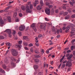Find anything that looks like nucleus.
<instances>
[{
	"label": "nucleus",
	"instance_id": "obj_1",
	"mask_svg": "<svg viewBox=\"0 0 75 75\" xmlns=\"http://www.w3.org/2000/svg\"><path fill=\"white\" fill-rule=\"evenodd\" d=\"M11 52L12 55H13V56H14V57L17 56V55H18V52L16 49H11Z\"/></svg>",
	"mask_w": 75,
	"mask_h": 75
},
{
	"label": "nucleus",
	"instance_id": "obj_2",
	"mask_svg": "<svg viewBox=\"0 0 75 75\" xmlns=\"http://www.w3.org/2000/svg\"><path fill=\"white\" fill-rule=\"evenodd\" d=\"M45 27H46V24L44 23H42L40 26V28L42 30H45Z\"/></svg>",
	"mask_w": 75,
	"mask_h": 75
},
{
	"label": "nucleus",
	"instance_id": "obj_3",
	"mask_svg": "<svg viewBox=\"0 0 75 75\" xmlns=\"http://www.w3.org/2000/svg\"><path fill=\"white\" fill-rule=\"evenodd\" d=\"M32 28L33 29L34 31L35 32H36L37 31V30L36 28V27H35V24L33 23L32 24L31 26Z\"/></svg>",
	"mask_w": 75,
	"mask_h": 75
},
{
	"label": "nucleus",
	"instance_id": "obj_4",
	"mask_svg": "<svg viewBox=\"0 0 75 75\" xmlns=\"http://www.w3.org/2000/svg\"><path fill=\"white\" fill-rule=\"evenodd\" d=\"M6 32L8 34L9 37H11V30L10 29H7L6 30Z\"/></svg>",
	"mask_w": 75,
	"mask_h": 75
},
{
	"label": "nucleus",
	"instance_id": "obj_5",
	"mask_svg": "<svg viewBox=\"0 0 75 75\" xmlns=\"http://www.w3.org/2000/svg\"><path fill=\"white\" fill-rule=\"evenodd\" d=\"M66 67H68H68H71V66H72V63H71V62L68 61L66 63Z\"/></svg>",
	"mask_w": 75,
	"mask_h": 75
},
{
	"label": "nucleus",
	"instance_id": "obj_6",
	"mask_svg": "<svg viewBox=\"0 0 75 75\" xmlns=\"http://www.w3.org/2000/svg\"><path fill=\"white\" fill-rule=\"evenodd\" d=\"M45 12L47 14L50 15V9L48 8H46V9L45 10Z\"/></svg>",
	"mask_w": 75,
	"mask_h": 75
},
{
	"label": "nucleus",
	"instance_id": "obj_7",
	"mask_svg": "<svg viewBox=\"0 0 75 75\" xmlns=\"http://www.w3.org/2000/svg\"><path fill=\"white\" fill-rule=\"evenodd\" d=\"M26 12L27 13H31V12L32 11L31 10H30V8H29V6H27L26 7Z\"/></svg>",
	"mask_w": 75,
	"mask_h": 75
},
{
	"label": "nucleus",
	"instance_id": "obj_8",
	"mask_svg": "<svg viewBox=\"0 0 75 75\" xmlns=\"http://www.w3.org/2000/svg\"><path fill=\"white\" fill-rule=\"evenodd\" d=\"M25 29L24 26L23 25H20L19 27V30L20 31H23Z\"/></svg>",
	"mask_w": 75,
	"mask_h": 75
},
{
	"label": "nucleus",
	"instance_id": "obj_9",
	"mask_svg": "<svg viewBox=\"0 0 75 75\" xmlns=\"http://www.w3.org/2000/svg\"><path fill=\"white\" fill-rule=\"evenodd\" d=\"M71 27H72V26L71 24L70 25H69V27H67L66 28V30H65L66 33H67V32H68V31L69 30L70 28H71Z\"/></svg>",
	"mask_w": 75,
	"mask_h": 75
},
{
	"label": "nucleus",
	"instance_id": "obj_10",
	"mask_svg": "<svg viewBox=\"0 0 75 75\" xmlns=\"http://www.w3.org/2000/svg\"><path fill=\"white\" fill-rule=\"evenodd\" d=\"M37 8L38 10L40 11L42 9V7L40 5H38L37 6Z\"/></svg>",
	"mask_w": 75,
	"mask_h": 75
},
{
	"label": "nucleus",
	"instance_id": "obj_11",
	"mask_svg": "<svg viewBox=\"0 0 75 75\" xmlns=\"http://www.w3.org/2000/svg\"><path fill=\"white\" fill-rule=\"evenodd\" d=\"M7 20L9 22H11V17L9 16H8L7 17Z\"/></svg>",
	"mask_w": 75,
	"mask_h": 75
},
{
	"label": "nucleus",
	"instance_id": "obj_12",
	"mask_svg": "<svg viewBox=\"0 0 75 75\" xmlns=\"http://www.w3.org/2000/svg\"><path fill=\"white\" fill-rule=\"evenodd\" d=\"M21 8L22 10L23 11H24L26 10V7H25V6H21Z\"/></svg>",
	"mask_w": 75,
	"mask_h": 75
},
{
	"label": "nucleus",
	"instance_id": "obj_13",
	"mask_svg": "<svg viewBox=\"0 0 75 75\" xmlns=\"http://www.w3.org/2000/svg\"><path fill=\"white\" fill-rule=\"evenodd\" d=\"M73 57V55L72 54H70L68 57L67 58V59H70Z\"/></svg>",
	"mask_w": 75,
	"mask_h": 75
},
{
	"label": "nucleus",
	"instance_id": "obj_14",
	"mask_svg": "<svg viewBox=\"0 0 75 75\" xmlns=\"http://www.w3.org/2000/svg\"><path fill=\"white\" fill-rule=\"evenodd\" d=\"M35 54H40V52H39L38 51H37V49H35Z\"/></svg>",
	"mask_w": 75,
	"mask_h": 75
},
{
	"label": "nucleus",
	"instance_id": "obj_15",
	"mask_svg": "<svg viewBox=\"0 0 75 75\" xmlns=\"http://www.w3.org/2000/svg\"><path fill=\"white\" fill-rule=\"evenodd\" d=\"M16 47H18V48H21V47H22V46H21V45H18V44H16Z\"/></svg>",
	"mask_w": 75,
	"mask_h": 75
},
{
	"label": "nucleus",
	"instance_id": "obj_16",
	"mask_svg": "<svg viewBox=\"0 0 75 75\" xmlns=\"http://www.w3.org/2000/svg\"><path fill=\"white\" fill-rule=\"evenodd\" d=\"M0 24H4V22L2 19H0Z\"/></svg>",
	"mask_w": 75,
	"mask_h": 75
},
{
	"label": "nucleus",
	"instance_id": "obj_17",
	"mask_svg": "<svg viewBox=\"0 0 75 75\" xmlns=\"http://www.w3.org/2000/svg\"><path fill=\"white\" fill-rule=\"evenodd\" d=\"M11 59L12 61H16V58L13 57H11Z\"/></svg>",
	"mask_w": 75,
	"mask_h": 75
},
{
	"label": "nucleus",
	"instance_id": "obj_18",
	"mask_svg": "<svg viewBox=\"0 0 75 75\" xmlns=\"http://www.w3.org/2000/svg\"><path fill=\"white\" fill-rule=\"evenodd\" d=\"M74 48H75V46H71V50L73 51Z\"/></svg>",
	"mask_w": 75,
	"mask_h": 75
},
{
	"label": "nucleus",
	"instance_id": "obj_19",
	"mask_svg": "<svg viewBox=\"0 0 75 75\" xmlns=\"http://www.w3.org/2000/svg\"><path fill=\"white\" fill-rule=\"evenodd\" d=\"M34 69H38V66L37 65H35L34 66Z\"/></svg>",
	"mask_w": 75,
	"mask_h": 75
},
{
	"label": "nucleus",
	"instance_id": "obj_20",
	"mask_svg": "<svg viewBox=\"0 0 75 75\" xmlns=\"http://www.w3.org/2000/svg\"><path fill=\"white\" fill-rule=\"evenodd\" d=\"M17 12H16L13 14V17H17Z\"/></svg>",
	"mask_w": 75,
	"mask_h": 75
},
{
	"label": "nucleus",
	"instance_id": "obj_21",
	"mask_svg": "<svg viewBox=\"0 0 75 75\" xmlns=\"http://www.w3.org/2000/svg\"><path fill=\"white\" fill-rule=\"evenodd\" d=\"M40 4L41 5V6H44V3L42 1H40Z\"/></svg>",
	"mask_w": 75,
	"mask_h": 75
},
{
	"label": "nucleus",
	"instance_id": "obj_22",
	"mask_svg": "<svg viewBox=\"0 0 75 75\" xmlns=\"http://www.w3.org/2000/svg\"><path fill=\"white\" fill-rule=\"evenodd\" d=\"M2 67L4 69H6L7 68V67L5 64H3L2 65Z\"/></svg>",
	"mask_w": 75,
	"mask_h": 75
},
{
	"label": "nucleus",
	"instance_id": "obj_23",
	"mask_svg": "<svg viewBox=\"0 0 75 75\" xmlns=\"http://www.w3.org/2000/svg\"><path fill=\"white\" fill-rule=\"evenodd\" d=\"M73 27H73L72 26H71V30L73 31H75V28H74Z\"/></svg>",
	"mask_w": 75,
	"mask_h": 75
},
{
	"label": "nucleus",
	"instance_id": "obj_24",
	"mask_svg": "<svg viewBox=\"0 0 75 75\" xmlns=\"http://www.w3.org/2000/svg\"><path fill=\"white\" fill-rule=\"evenodd\" d=\"M35 4H38V3H39V1H38V0H35Z\"/></svg>",
	"mask_w": 75,
	"mask_h": 75
},
{
	"label": "nucleus",
	"instance_id": "obj_25",
	"mask_svg": "<svg viewBox=\"0 0 75 75\" xmlns=\"http://www.w3.org/2000/svg\"><path fill=\"white\" fill-rule=\"evenodd\" d=\"M1 39H4V37L2 35H0V39L1 40Z\"/></svg>",
	"mask_w": 75,
	"mask_h": 75
},
{
	"label": "nucleus",
	"instance_id": "obj_26",
	"mask_svg": "<svg viewBox=\"0 0 75 75\" xmlns=\"http://www.w3.org/2000/svg\"><path fill=\"white\" fill-rule=\"evenodd\" d=\"M69 15H67V16H66L65 17V20H67V19H68V18H69Z\"/></svg>",
	"mask_w": 75,
	"mask_h": 75
},
{
	"label": "nucleus",
	"instance_id": "obj_27",
	"mask_svg": "<svg viewBox=\"0 0 75 75\" xmlns=\"http://www.w3.org/2000/svg\"><path fill=\"white\" fill-rule=\"evenodd\" d=\"M0 71H1V72L2 73H5V71H4V70L2 69H0Z\"/></svg>",
	"mask_w": 75,
	"mask_h": 75
},
{
	"label": "nucleus",
	"instance_id": "obj_28",
	"mask_svg": "<svg viewBox=\"0 0 75 75\" xmlns=\"http://www.w3.org/2000/svg\"><path fill=\"white\" fill-rule=\"evenodd\" d=\"M33 5L32 4H30V10H32V9H33Z\"/></svg>",
	"mask_w": 75,
	"mask_h": 75
},
{
	"label": "nucleus",
	"instance_id": "obj_29",
	"mask_svg": "<svg viewBox=\"0 0 75 75\" xmlns=\"http://www.w3.org/2000/svg\"><path fill=\"white\" fill-rule=\"evenodd\" d=\"M28 39V37L27 36H24L23 37V40H27V39Z\"/></svg>",
	"mask_w": 75,
	"mask_h": 75
},
{
	"label": "nucleus",
	"instance_id": "obj_30",
	"mask_svg": "<svg viewBox=\"0 0 75 75\" xmlns=\"http://www.w3.org/2000/svg\"><path fill=\"white\" fill-rule=\"evenodd\" d=\"M23 45H25V46H27L28 45V44L27 43H26V42H24L23 43Z\"/></svg>",
	"mask_w": 75,
	"mask_h": 75
},
{
	"label": "nucleus",
	"instance_id": "obj_31",
	"mask_svg": "<svg viewBox=\"0 0 75 75\" xmlns=\"http://www.w3.org/2000/svg\"><path fill=\"white\" fill-rule=\"evenodd\" d=\"M35 62H39V59H37L35 60Z\"/></svg>",
	"mask_w": 75,
	"mask_h": 75
},
{
	"label": "nucleus",
	"instance_id": "obj_32",
	"mask_svg": "<svg viewBox=\"0 0 75 75\" xmlns=\"http://www.w3.org/2000/svg\"><path fill=\"white\" fill-rule=\"evenodd\" d=\"M71 17L72 18H75V14L72 15V16H71Z\"/></svg>",
	"mask_w": 75,
	"mask_h": 75
},
{
	"label": "nucleus",
	"instance_id": "obj_33",
	"mask_svg": "<svg viewBox=\"0 0 75 75\" xmlns=\"http://www.w3.org/2000/svg\"><path fill=\"white\" fill-rule=\"evenodd\" d=\"M11 65L12 66H13V67H14L16 66V65L13 62H12L11 63Z\"/></svg>",
	"mask_w": 75,
	"mask_h": 75
},
{
	"label": "nucleus",
	"instance_id": "obj_34",
	"mask_svg": "<svg viewBox=\"0 0 75 75\" xmlns=\"http://www.w3.org/2000/svg\"><path fill=\"white\" fill-rule=\"evenodd\" d=\"M30 51L32 52H34V50H33V47H31L30 48Z\"/></svg>",
	"mask_w": 75,
	"mask_h": 75
},
{
	"label": "nucleus",
	"instance_id": "obj_35",
	"mask_svg": "<svg viewBox=\"0 0 75 75\" xmlns=\"http://www.w3.org/2000/svg\"><path fill=\"white\" fill-rule=\"evenodd\" d=\"M16 22H18L19 21V19L17 18H16Z\"/></svg>",
	"mask_w": 75,
	"mask_h": 75
},
{
	"label": "nucleus",
	"instance_id": "obj_36",
	"mask_svg": "<svg viewBox=\"0 0 75 75\" xmlns=\"http://www.w3.org/2000/svg\"><path fill=\"white\" fill-rule=\"evenodd\" d=\"M50 2H47L46 3V6H48V5H50Z\"/></svg>",
	"mask_w": 75,
	"mask_h": 75
},
{
	"label": "nucleus",
	"instance_id": "obj_37",
	"mask_svg": "<svg viewBox=\"0 0 75 75\" xmlns=\"http://www.w3.org/2000/svg\"><path fill=\"white\" fill-rule=\"evenodd\" d=\"M65 64H63L62 66V69H63V68H65Z\"/></svg>",
	"mask_w": 75,
	"mask_h": 75
},
{
	"label": "nucleus",
	"instance_id": "obj_38",
	"mask_svg": "<svg viewBox=\"0 0 75 75\" xmlns=\"http://www.w3.org/2000/svg\"><path fill=\"white\" fill-rule=\"evenodd\" d=\"M53 48H54L53 47H52L48 49L50 51V50H52V49H53Z\"/></svg>",
	"mask_w": 75,
	"mask_h": 75
},
{
	"label": "nucleus",
	"instance_id": "obj_39",
	"mask_svg": "<svg viewBox=\"0 0 75 75\" xmlns=\"http://www.w3.org/2000/svg\"><path fill=\"white\" fill-rule=\"evenodd\" d=\"M11 7H12V6H8L7 8H6V10H8V8H11Z\"/></svg>",
	"mask_w": 75,
	"mask_h": 75
},
{
	"label": "nucleus",
	"instance_id": "obj_40",
	"mask_svg": "<svg viewBox=\"0 0 75 75\" xmlns=\"http://www.w3.org/2000/svg\"><path fill=\"white\" fill-rule=\"evenodd\" d=\"M5 11V10H1L0 11V13H4Z\"/></svg>",
	"mask_w": 75,
	"mask_h": 75
},
{
	"label": "nucleus",
	"instance_id": "obj_41",
	"mask_svg": "<svg viewBox=\"0 0 75 75\" xmlns=\"http://www.w3.org/2000/svg\"><path fill=\"white\" fill-rule=\"evenodd\" d=\"M29 47H33V44L32 43H30L29 45Z\"/></svg>",
	"mask_w": 75,
	"mask_h": 75
},
{
	"label": "nucleus",
	"instance_id": "obj_42",
	"mask_svg": "<svg viewBox=\"0 0 75 75\" xmlns=\"http://www.w3.org/2000/svg\"><path fill=\"white\" fill-rule=\"evenodd\" d=\"M75 39H73V40H72L71 42V43H74V42H75Z\"/></svg>",
	"mask_w": 75,
	"mask_h": 75
},
{
	"label": "nucleus",
	"instance_id": "obj_43",
	"mask_svg": "<svg viewBox=\"0 0 75 75\" xmlns=\"http://www.w3.org/2000/svg\"><path fill=\"white\" fill-rule=\"evenodd\" d=\"M68 14L67 12H65L64 13V16H66V15H67Z\"/></svg>",
	"mask_w": 75,
	"mask_h": 75
},
{
	"label": "nucleus",
	"instance_id": "obj_44",
	"mask_svg": "<svg viewBox=\"0 0 75 75\" xmlns=\"http://www.w3.org/2000/svg\"><path fill=\"white\" fill-rule=\"evenodd\" d=\"M22 40H20L18 42V44H22Z\"/></svg>",
	"mask_w": 75,
	"mask_h": 75
},
{
	"label": "nucleus",
	"instance_id": "obj_45",
	"mask_svg": "<svg viewBox=\"0 0 75 75\" xmlns=\"http://www.w3.org/2000/svg\"><path fill=\"white\" fill-rule=\"evenodd\" d=\"M13 3H14V1H12V2H9V5H11V4Z\"/></svg>",
	"mask_w": 75,
	"mask_h": 75
},
{
	"label": "nucleus",
	"instance_id": "obj_46",
	"mask_svg": "<svg viewBox=\"0 0 75 75\" xmlns=\"http://www.w3.org/2000/svg\"><path fill=\"white\" fill-rule=\"evenodd\" d=\"M49 7L50 8H52V6L51 5H49Z\"/></svg>",
	"mask_w": 75,
	"mask_h": 75
},
{
	"label": "nucleus",
	"instance_id": "obj_47",
	"mask_svg": "<svg viewBox=\"0 0 75 75\" xmlns=\"http://www.w3.org/2000/svg\"><path fill=\"white\" fill-rule=\"evenodd\" d=\"M49 50H46V53H47V54H50V52L49 51Z\"/></svg>",
	"mask_w": 75,
	"mask_h": 75
},
{
	"label": "nucleus",
	"instance_id": "obj_48",
	"mask_svg": "<svg viewBox=\"0 0 75 75\" xmlns=\"http://www.w3.org/2000/svg\"><path fill=\"white\" fill-rule=\"evenodd\" d=\"M71 51L70 50H69L67 51V53H69V52H71Z\"/></svg>",
	"mask_w": 75,
	"mask_h": 75
},
{
	"label": "nucleus",
	"instance_id": "obj_49",
	"mask_svg": "<svg viewBox=\"0 0 75 75\" xmlns=\"http://www.w3.org/2000/svg\"><path fill=\"white\" fill-rule=\"evenodd\" d=\"M35 56L36 58H40V56L39 55H38V56L37 57V56L36 55H35Z\"/></svg>",
	"mask_w": 75,
	"mask_h": 75
},
{
	"label": "nucleus",
	"instance_id": "obj_50",
	"mask_svg": "<svg viewBox=\"0 0 75 75\" xmlns=\"http://www.w3.org/2000/svg\"><path fill=\"white\" fill-rule=\"evenodd\" d=\"M18 35H21V32H19L18 33Z\"/></svg>",
	"mask_w": 75,
	"mask_h": 75
},
{
	"label": "nucleus",
	"instance_id": "obj_51",
	"mask_svg": "<svg viewBox=\"0 0 75 75\" xmlns=\"http://www.w3.org/2000/svg\"><path fill=\"white\" fill-rule=\"evenodd\" d=\"M67 60H65V61H64V62H63V64H66V63H67Z\"/></svg>",
	"mask_w": 75,
	"mask_h": 75
},
{
	"label": "nucleus",
	"instance_id": "obj_52",
	"mask_svg": "<svg viewBox=\"0 0 75 75\" xmlns=\"http://www.w3.org/2000/svg\"><path fill=\"white\" fill-rule=\"evenodd\" d=\"M62 29L63 30H65V29H66V28H65V26H64L62 28Z\"/></svg>",
	"mask_w": 75,
	"mask_h": 75
},
{
	"label": "nucleus",
	"instance_id": "obj_53",
	"mask_svg": "<svg viewBox=\"0 0 75 75\" xmlns=\"http://www.w3.org/2000/svg\"><path fill=\"white\" fill-rule=\"evenodd\" d=\"M69 55H70L69 53H68V54H67L66 55V57H68V56H69Z\"/></svg>",
	"mask_w": 75,
	"mask_h": 75
},
{
	"label": "nucleus",
	"instance_id": "obj_54",
	"mask_svg": "<svg viewBox=\"0 0 75 75\" xmlns=\"http://www.w3.org/2000/svg\"><path fill=\"white\" fill-rule=\"evenodd\" d=\"M38 75H42V73L41 72H40L38 73Z\"/></svg>",
	"mask_w": 75,
	"mask_h": 75
},
{
	"label": "nucleus",
	"instance_id": "obj_55",
	"mask_svg": "<svg viewBox=\"0 0 75 75\" xmlns=\"http://www.w3.org/2000/svg\"><path fill=\"white\" fill-rule=\"evenodd\" d=\"M70 4H71V6H73V3H72L71 1H70L69 2Z\"/></svg>",
	"mask_w": 75,
	"mask_h": 75
},
{
	"label": "nucleus",
	"instance_id": "obj_56",
	"mask_svg": "<svg viewBox=\"0 0 75 75\" xmlns=\"http://www.w3.org/2000/svg\"><path fill=\"white\" fill-rule=\"evenodd\" d=\"M24 48L25 50H29L28 49L27 47H25Z\"/></svg>",
	"mask_w": 75,
	"mask_h": 75
},
{
	"label": "nucleus",
	"instance_id": "obj_57",
	"mask_svg": "<svg viewBox=\"0 0 75 75\" xmlns=\"http://www.w3.org/2000/svg\"><path fill=\"white\" fill-rule=\"evenodd\" d=\"M73 55H74V56H75V51H73Z\"/></svg>",
	"mask_w": 75,
	"mask_h": 75
},
{
	"label": "nucleus",
	"instance_id": "obj_58",
	"mask_svg": "<svg viewBox=\"0 0 75 75\" xmlns=\"http://www.w3.org/2000/svg\"><path fill=\"white\" fill-rule=\"evenodd\" d=\"M55 12L56 13H58V9H56L55 10Z\"/></svg>",
	"mask_w": 75,
	"mask_h": 75
},
{
	"label": "nucleus",
	"instance_id": "obj_59",
	"mask_svg": "<svg viewBox=\"0 0 75 75\" xmlns=\"http://www.w3.org/2000/svg\"><path fill=\"white\" fill-rule=\"evenodd\" d=\"M19 15L20 17H22V16H23V15L21 14V13H19Z\"/></svg>",
	"mask_w": 75,
	"mask_h": 75
},
{
	"label": "nucleus",
	"instance_id": "obj_60",
	"mask_svg": "<svg viewBox=\"0 0 75 75\" xmlns=\"http://www.w3.org/2000/svg\"><path fill=\"white\" fill-rule=\"evenodd\" d=\"M35 44H36V46H39V43H35Z\"/></svg>",
	"mask_w": 75,
	"mask_h": 75
},
{
	"label": "nucleus",
	"instance_id": "obj_61",
	"mask_svg": "<svg viewBox=\"0 0 75 75\" xmlns=\"http://www.w3.org/2000/svg\"><path fill=\"white\" fill-rule=\"evenodd\" d=\"M9 43H10L9 42L6 43V45H8V46Z\"/></svg>",
	"mask_w": 75,
	"mask_h": 75
},
{
	"label": "nucleus",
	"instance_id": "obj_62",
	"mask_svg": "<svg viewBox=\"0 0 75 75\" xmlns=\"http://www.w3.org/2000/svg\"><path fill=\"white\" fill-rule=\"evenodd\" d=\"M5 62H6V64H8V60H7V61H5Z\"/></svg>",
	"mask_w": 75,
	"mask_h": 75
},
{
	"label": "nucleus",
	"instance_id": "obj_63",
	"mask_svg": "<svg viewBox=\"0 0 75 75\" xmlns=\"http://www.w3.org/2000/svg\"><path fill=\"white\" fill-rule=\"evenodd\" d=\"M11 45H12V44L11 43H9L8 46L9 47H11Z\"/></svg>",
	"mask_w": 75,
	"mask_h": 75
},
{
	"label": "nucleus",
	"instance_id": "obj_64",
	"mask_svg": "<svg viewBox=\"0 0 75 75\" xmlns=\"http://www.w3.org/2000/svg\"><path fill=\"white\" fill-rule=\"evenodd\" d=\"M15 34H16V31H14L13 32V35H15Z\"/></svg>",
	"mask_w": 75,
	"mask_h": 75
}]
</instances>
